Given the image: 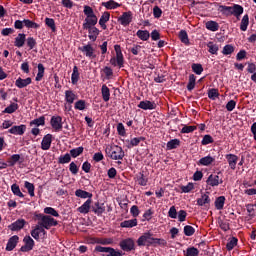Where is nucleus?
<instances>
[{
  "label": "nucleus",
  "mask_w": 256,
  "mask_h": 256,
  "mask_svg": "<svg viewBox=\"0 0 256 256\" xmlns=\"http://www.w3.org/2000/svg\"><path fill=\"white\" fill-rule=\"evenodd\" d=\"M83 13L86 16L83 23V29H91V27H95L99 19L97 18V15H95L93 8H91V6L85 5Z\"/></svg>",
  "instance_id": "1"
},
{
  "label": "nucleus",
  "mask_w": 256,
  "mask_h": 256,
  "mask_svg": "<svg viewBox=\"0 0 256 256\" xmlns=\"http://www.w3.org/2000/svg\"><path fill=\"white\" fill-rule=\"evenodd\" d=\"M105 153L107 157L113 161H122V159L125 157V151H123V148L115 144L108 145L105 149Z\"/></svg>",
  "instance_id": "2"
},
{
  "label": "nucleus",
  "mask_w": 256,
  "mask_h": 256,
  "mask_svg": "<svg viewBox=\"0 0 256 256\" xmlns=\"http://www.w3.org/2000/svg\"><path fill=\"white\" fill-rule=\"evenodd\" d=\"M38 224L44 229H49L50 227H57V220L51 216H40V221Z\"/></svg>",
  "instance_id": "3"
},
{
  "label": "nucleus",
  "mask_w": 256,
  "mask_h": 256,
  "mask_svg": "<svg viewBox=\"0 0 256 256\" xmlns=\"http://www.w3.org/2000/svg\"><path fill=\"white\" fill-rule=\"evenodd\" d=\"M153 235L149 232L144 233L137 240L138 247H145V245H153Z\"/></svg>",
  "instance_id": "4"
},
{
  "label": "nucleus",
  "mask_w": 256,
  "mask_h": 256,
  "mask_svg": "<svg viewBox=\"0 0 256 256\" xmlns=\"http://www.w3.org/2000/svg\"><path fill=\"white\" fill-rule=\"evenodd\" d=\"M45 235H47V232L45 231V228H42L39 223L31 231V236L33 239H36V241H39V239H45Z\"/></svg>",
  "instance_id": "5"
},
{
  "label": "nucleus",
  "mask_w": 256,
  "mask_h": 256,
  "mask_svg": "<svg viewBox=\"0 0 256 256\" xmlns=\"http://www.w3.org/2000/svg\"><path fill=\"white\" fill-rule=\"evenodd\" d=\"M95 251L98 253H108V256H123V253L119 250H115L111 247L96 246Z\"/></svg>",
  "instance_id": "6"
},
{
  "label": "nucleus",
  "mask_w": 256,
  "mask_h": 256,
  "mask_svg": "<svg viewBox=\"0 0 256 256\" xmlns=\"http://www.w3.org/2000/svg\"><path fill=\"white\" fill-rule=\"evenodd\" d=\"M79 51H81L85 57H88V59H95L97 57V54H95V48L91 44H86L79 48Z\"/></svg>",
  "instance_id": "7"
},
{
  "label": "nucleus",
  "mask_w": 256,
  "mask_h": 256,
  "mask_svg": "<svg viewBox=\"0 0 256 256\" xmlns=\"http://www.w3.org/2000/svg\"><path fill=\"white\" fill-rule=\"evenodd\" d=\"M206 183L209 187H219V185L223 184V178L219 177V175L211 174Z\"/></svg>",
  "instance_id": "8"
},
{
  "label": "nucleus",
  "mask_w": 256,
  "mask_h": 256,
  "mask_svg": "<svg viewBox=\"0 0 256 256\" xmlns=\"http://www.w3.org/2000/svg\"><path fill=\"white\" fill-rule=\"evenodd\" d=\"M50 124L54 131H61L63 129V118L61 116H52Z\"/></svg>",
  "instance_id": "9"
},
{
  "label": "nucleus",
  "mask_w": 256,
  "mask_h": 256,
  "mask_svg": "<svg viewBox=\"0 0 256 256\" xmlns=\"http://www.w3.org/2000/svg\"><path fill=\"white\" fill-rule=\"evenodd\" d=\"M118 21L123 27H127L133 21V13L131 11L124 12L119 18Z\"/></svg>",
  "instance_id": "10"
},
{
  "label": "nucleus",
  "mask_w": 256,
  "mask_h": 256,
  "mask_svg": "<svg viewBox=\"0 0 256 256\" xmlns=\"http://www.w3.org/2000/svg\"><path fill=\"white\" fill-rule=\"evenodd\" d=\"M51 143H53V135L46 134L41 142V150L42 151H49L51 149Z\"/></svg>",
  "instance_id": "11"
},
{
  "label": "nucleus",
  "mask_w": 256,
  "mask_h": 256,
  "mask_svg": "<svg viewBox=\"0 0 256 256\" xmlns=\"http://www.w3.org/2000/svg\"><path fill=\"white\" fill-rule=\"evenodd\" d=\"M120 247L122 251H133L135 249V242L133 239L128 238L120 242Z\"/></svg>",
  "instance_id": "12"
},
{
  "label": "nucleus",
  "mask_w": 256,
  "mask_h": 256,
  "mask_svg": "<svg viewBox=\"0 0 256 256\" xmlns=\"http://www.w3.org/2000/svg\"><path fill=\"white\" fill-rule=\"evenodd\" d=\"M139 109H143L144 111H153V109H157V104L153 101L145 100L141 101L138 104Z\"/></svg>",
  "instance_id": "13"
},
{
  "label": "nucleus",
  "mask_w": 256,
  "mask_h": 256,
  "mask_svg": "<svg viewBox=\"0 0 256 256\" xmlns=\"http://www.w3.org/2000/svg\"><path fill=\"white\" fill-rule=\"evenodd\" d=\"M25 131H27V126L25 124H21L19 126H12L8 133L11 135H25Z\"/></svg>",
  "instance_id": "14"
},
{
  "label": "nucleus",
  "mask_w": 256,
  "mask_h": 256,
  "mask_svg": "<svg viewBox=\"0 0 256 256\" xmlns=\"http://www.w3.org/2000/svg\"><path fill=\"white\" fill-rule=\"evenodd\" d=\"M24 243L25 245L21 247V251L23 252L31 251L33 250V247H35V241L31 236H25Z\"/></svg>",
  "instance_id": "15"
},
{
  "label": "nucleus",
  "mask_w": 256,
  "mask_h": 256,
  "mask_svg": "<svg viewBox=\"0 0 256 256\" xmlns=\"http://www.w3.org/2000/svg\"><path fill=\"white\" fill-rule=\"evenodd\" d=\"M226 159H227L230 169L235 171V169H237V161H239V157H237V155H235V154H227Z\"/></svg>",
  "instance_id": "16"
},
{
  "label": "nucleus",
  "mask_w": 256,
  "mask_h": 256,
  "mask_svg": "<svg viewBox=\"0 0 256 256\" xmlns=\"http://www.w3.org/2000/svg\"><path fill=\"white\" fill-rule=\"evenodd\" d=\"M88 31V37L90 41H97V37H99L100 31L95 26H90V28H83Z\"/></svg>",
  "instance_id": "17"
},
{
  "label": "nucleus",
  "mask_w": 256,
  "mask_h": 256,
  "mask_svg": "<svg viewBox=\"0 0 256 256\" xmlns=\"http://www.w3.org/2000/svg\"><path fill=\"white\" fill-rule=\"evenodd\" d=\"M91 203H93L92 199H88L83 205L77 208L78 213H82L83 215H87L91 210Z\"/></svg>",
  "instance_id": "18"
},
{
  "label": "nucleus",
  "mask_w": 256,
  "mask_h": 256,
  "mask_svg": "<svg viewBox=\"0 0 256 256\" xmlns=\"http://www.w3.org/2000/svg\"><path fill=\"white\" fill-rule=\"evenodd\" d=\"M215 163V157H212L210 155L202 157L198 161V165H202L203 167H209V165H213Z\"/></svg>",
  "instance_id": "19"
},
{
  "label": "nucleus",
  "mask_w": 256,
  "mask_h": 256,
  "mask_svg": "<svg viewBox=\"0 0 256 256\" xmlns=\"http://www.w3.org/2000/svg\"><path fill=\"white\" fill-rule=\"evenodd\" d=\"M230 15H234V17H241V15H243V6L239 4L230 6Z\"/></svg>",
  "instance_id": "20"
},
{
  "label": "nucleus",
  "mask_w": 256,
  "mask_h": 256,
  "mask_svg": "<svg viewBox=\"0 0 256 256\" xmlns=\"http://www.w3.org/2000/svg\"><path fill=\"white\" fill-rule=\"evenodd\" d=\"M17 243H19V236L14 235L12 236L6 245V251H13L15 247H17Z\"/></svg>",
  "instance_id": "21"
},
{
  "label": "nucleus",
  "mask_w": 256,
  "mask_h": 256,
  "mask_svg": "<svg viewBox=\"0 0 256 256\" xmlns=\"http://www.w3.org/2000/svg\"><path fill=\"white\" fill-rule=\"evenodd\" d=\"M31 78H26V79H23V78H18L16 81H15V86L18 87V89H23L25 87H27L28 85H31Z\"/></svg>",
  "instance_id": "22"
},
{
  "label": "nucleus",
  "mask_w": 256,
  "mask_h": 256,
  "mask_svg": "<svg viewBox=\"0 0 256 256\" xmlns=\"http://www.w3.org/2000/svg\"><path fill=\"white\" fill-rule=\"evenodd\" d=\"M76 99H77V94H75V92H73L72 90L65 91L66 103H69V105H73V103H75Z\"/></svg>",
  "instance_id": "23"
},
{
  "label": "nucleus",
  "mask_w": 256,
  "mask_h": 256,
  "mask_svg": "<svg viewBox=\"0 0 256 256\" xmlns=\"http://www.w3.org/2000/svg\"><path fill=\"white\" fill-rule=\"evenodd\" d=\"M111 19V14L109 12H104L99 20V25L102 29H107V22Z\"/></svg>",
  "instance_id": "24"
},
{
  "label": "nucleus",
  "mask_w": 256,
  "mask_h": 256,
  "mask_svg": "<svg viewBox=\"0 0 256 256\" xmlns=\"http://www.w3.org/2000/svg\"><path fill=\"white\" fill-rule=\"evenodd\" d=\"M23 227H25V220L19 219L16 222L12 223L9 226V229H11V231H20V229H23Z\"/></svg>",
  "instance_id": "25"
},
{
  "label": "nucleus",
  "mask_w": 256,
  "mask_h": 256,
  "mask_svg": "<svg viewBox=\"0 0 256 256\" xmlns=\"http://www.w3.org/2000/svg\"><path fill=\"white\" fill-rule=\"evenodd\" d=\"M101 94H102V99L103 101H105V103H107V101L111 99V91L109 90V87H107V85L105 84L102 85Z\"/></svg>",
  "instance_id": "26"
},
{
  "label": "nucleus",
  "mask_w": 256,
  "mask_h": 256,
  "mask_svg": "<svg viewBox=\"0 0 256 256\" xmlns=\"http://www.w3.org/2000/svg\"><path fill=\"white\" fill-rule=\"evenodd\" d=\"M25 41H26L25 34L20 33L15 38L14 45H15V47L21 48V47H23V45H25Z\"/></svg>",
  "instance_id": "27"
},
{
  "label": "nucleus",
  "mask_w": 256,
  "mask_h": 256,
  "mask_svg": "<svg viewBox=\"0 0 256 256\" xmlns=\"http://www.w3.org/2000/svg\"><path fill=\"white\" fill-rule=\"evenodd\" d=\"M120 227L127 228V229L137 227V218L121 222Z\"/></svg>",
  "instance_id": "28"
},
{
  "label": "nucleus",
  "mask_w": 256,
  "mask_h": 256,
  "mask_svg": "<svg viewBox=\"0 0 256 256\" xmlns=\"http://www.w3.org/2000/svg\"><path fill=\"white\" fill-rule=\"evenodd\" d=\"M179 145H181V140L172 139L167 142L166 149H167V151H172V149H177V147H179Z\"/></svg>",
  "instance_id": "29"
},
{
  "label": "nucleus",
  "mask_w": 256,
  "mask_h": 256,
  "mask_svg": "<svg viewBox=\"0 0 256 256\" xmlns=\"http://www.w3.org/2000/svg\"><path fill=\"white\" fill-rule=\"evenodd\" d=\"M209 203H211V199L209 198V194H202V196L197 199V205L199 207H203V205H209Z\"/></svg>",
  "instance_id": "30"
},
{
  "label": "nucleus",
  "mask_w": 256,
  "mask_h": 256,
  "mask_svg": "<svg viewBox=\"0 0 256 256\" xmlns=\"http://www.w3.org/2000/svg\"><path fill=\"white\" fill-rule=\"evenodd\" d=\"M79 78H80L79 68L77 66H74L73 67V72H72V75H71L72 85H77V83H79Z\"/></svg>",
  "instance_id": "31"
},
{
  "label": "nucleus",
  "mask_w": 256,
  "mask_h": 256,
  "mask_svg": "<svg viewBox=\"0 0 256 256\" xmlns=\"http://www.w3.org/2000/svg\"><path fill=\"white\" fill-rule=\"evenodd\" d=\"M136 35L141 41H149V37H151L148 30H138Z\"/></svg>",
  "instance_id": "32"
},
{
  "label": "nucleus",
  "mask_w": 256,
  "mask_h": 256,
  "mask_svg": "<svg viewBox=\"0 0 256 256\" xmlns=\"http://www.w3.org/2000/svg\"><path fill=\"white\" fill-rule=\"evenodd\" d=\"M75 195L76 197H80V199H91L93 197L92 193H89L81 189L76 190Z\"/></svg>",
  "instance_id": "33"
},
{
  "label": "nucleus",
  "mask_w": 256,
  "mask_h": 256,
  "mask_svg": "<svg viewBox=\"0 0 256 256\" xmlns=\"http://www.w3.org/2000/svg\"><path fill=\"white\" fill-rule=\"evenodd\" d=\"M214 205L218 211H221V209L225 207V196H219L218 198H216Z\"/></svg>",
  "instance_id": "34"
},
{
  "label": "nucleus",
  "mask_w": 256,
  "mask_h": 256,
  "mask_svg": "<svg viewBox=\"0 0 256 256\" xmlns=\"http://www.w3.org/2000/svg\"><path fill=\"white\" fill-rule=\"evenodd\" d=\"M102 7H106L107 9H117L118 7H121V4L115 2L114 0H109L107 2H103Z\"/></svg>",
  "instance_id": "35"
},
{
  "label": "nucleus",
  "mask_w": 256,
  "mask_h": 256,
  "mask_svg": "<svg viewBox=\"0 0 256 256\" xmlns=\"http://www.w3.org/2000/svg\"><path fill=\"white\" fill-rule=\"evenodd\" d=\"M24 187L27 189L30 197H35V185H33V183L25 181Z\"/></svg>",
  "instance_id": "36"
},
{
  "label": "nucleus",
  "mask_w": 256,
  "mask_h": 256,
  "mask_svg": "<svg viewBox=\"0 0 256 256\" xmlns=\"http://www.w3.org/2000/svg\"><path fill=\"white\" fill-rule=\"evenodd\" d=\"M206 29H208V31H219V23L215 22V21H208L206 22Z\"/></svg>",
  "instance_id": "37"
},
{
  "label": "nucleus",
  "mask_w": 256,
  "mask_h": 256,
  "mask_svg": "<svg viewBox=\"0 0 256 256\" xmlns=\"http://www.w3.org/2000/svg\"><path fill=\"white\" fill-rule=\"evenodd\" d=\"M247 27H249V15H244L241 23H240V30L241 31H247Z\"/></svg>",
  "instance_id": "38"
},
{
  "label": "nucleus",
  "mask_w": 256,
  "mask_h": 256,
  "mask_svg": "<svg viewBox=\"0 0 256 256\" xmlns=\"http://www.w3.org/2000/svg\"><path fill=\"white\" fill-rule=\"evenodd\" d=\"M208 47V51L209 53H211V55H217V53L219 52V46L213 42H209L207 44Z\"/></svg>",
  "instance_id": "39"
},
{
  "label": "nucleus",
  "mask_w": 256,
  "mask_h": 256,
  "mask_svg": "<svg viewBox=\"0 0 256 256\" xmlns=\"http://www.w3.org/2000/svg\"><path fill=\"white\" fill-rule=\"evenodd\" d=\"M17 109H19V104L11 103L8 107L4 109L3 113H8V114L15 113Z\"/></svg>",
  "instance_id": "40"
},
{
  "label": "nucleus",
  "mask_w": 256,
  "mask_h": 256,
  "mask_svg": "<svg viewBox=\"0 0 256 256\" xmlns=\"http://www.w3.org/2000/svg\"><path fill=\"white\" fill-rule=\"evenodd\" d=\"M11 191L14 195H16V197H25V195H23V192H21V188H19V185L17 184H13L11 186Z\"/></svg>",
  "instance_id": "41"
},
{
  "label": "nucleus",
  "mask_w": 256,
  "mask_h": 256,
  "mask_svg": "<svg viewBox=\"0 0 256 256\" xmlns=\"http://www.w3.org/2000/svg\"><path fill=\"white\" fill-rule=\"evenodd\" d=\"M179 39L184 45H189V36L187 35V31L181 30L179 33Z\"/></svg>",
  "instance_id": "42"
},
{
  "label": "nucleus",
  "mask_w": 256,
  "mask_h": 256,
  "mask_svg": "<svg viewBox=\"0 0 256 256\" xmlns=\"http://www.w3.org/2000/svg\"><path fill=\"white\" fill-rule=\"evenodd\" d=\"M141 141H145L144 137H137V138H132L130 141H128L129 145L128 147H137V145H139V143H141Z\"/></svg>",
  "instance_id": "43"
},
{
  "label": "nucleus",
  "mask_w": 256,
  "mask_h": 256,
  "mask_svg": "<svg viewBox=\"0 0 256 256\" xmlns=\"http://www.w3.org/2000/svg\"><path fill=\"white\" fill-rule=\"evenodd\" d=\"M152 245H159L160 247H167V240L163 238H153L152 237Z\"/></svg>",
  "instance_id": "44"
},
{
  "label": "nucleus",
  "mask_w": 256,
  "mask_h": 256,
  "mask_svg": "<svg viewBox=\"0 0 256 256\" xmlns=\"http://www.w3.org/2000/svg\"><path fill=\"white\" fill-rule=\"evenodd\" d=\"M45 75V66L43 64H38V73L36 75V81H41Z\"/></svg>",
  "instance_id": "45"
},
{
  "label": "nucleus",
  "mask_w": 256,
  "mask_h": 256,
  "mask_svg": "<svg viewBox=\"0 0 256 256\" xmlns=\"http://www.w3.org/2000/svg\"><path fill=\"white\" fill-rule=\"evenodd\" d=\"M84 151V148L83 146H80L78 148H74L72 150H70V155L71 157H73L74 159L79 157V155H81Z\"/></svg>",
  "instance_id": "46"
},
{
  "label": "nucleus",
  "mask_w": 256,
  "mask_h": 256,
  "mask_svg": "<svg viewBox=\"0 0 256 256\" xmlns=\"http://www.w3.org/2000/svg\"><path fill=\"white\" fill-rule=\"evenodd\" d=\"M30 125H35L36 127H41L45 125V116H41L37 119H34L33 121L30 122Z\"/></svg>",
  "instance_id": "47"
},
{
  "label": "nucleus",
  "mask_w": 256,
  "mask_h": 256,
  "mask_svg": "<svg viewBox=\"0 0 256 256\" xmlns=\"http://www.w3.org/2000/svg\"><path fill=\"white\" fill-rule=\"evenodd\" d=\"M71 162V155L69 153H66L63 156H60L58 158V163H60L61 165H65V163H70Z\"/></svg>",
  "instance_id": "48"
},
{
  "label": "nucleus",
  "mask_w": 256,
  "mask_h": 256,
  "mask_svg": "<svg viewBox=\"0 0 256 256\" xmlns=\"http://www.w3.org/2000/svg\"><path fill=\"white\" fill-rule=\"evenodd\" d=\"M195 81H196L195 75L191 74L189 76V82H188V85H187L188 91H193L195 89Z\"/></svg>",
  "instance_id": "49"
},
{
  "label": "nucleus",
  "mask_w": 256,
  "mask_h": 256,
  "mask_svg": "<svg viewBox=\"0 0 256 256\" xmlns=\"http://www.w3.org/2000/svg\"><path fill=\"white\" fill-rule=\"evenodd\" d=\"M23 23L25 25V27H27L28 29H39V24L31 21V20H23Z\"/></svg>",
  "instance_id": "50"
},
{
  "label": "nucleus",
  "mask_w": 256,
  "mask_h": 256,
  "mask_svg": "<svg viewBox=\"0 0 256 256\" xmlns=\"http://www.w3.org/2000/svg\"><path fill=\"white\" fill-rule=\"evenodd\" d=\"M180 189L182 193H191L195 189V185L189 182L186 186H181Z\"/></svg>",
  "instance_id": "51"
},
{
  "label": "nucleus",
  "mask_w": 256,
  "mask_h": 256,
  "mask_svg": "<svg viewBox=\"0 0 256 256\" xmlns=\"http://www.w3.org/2000/svg\"><path fill=\"white\" fill-rule=\"evenodd\" d=\"M237 238H235V237H232L231 239H230V241L226 244V249L228 250V251H232V249H235V247H236V245H237Z\"/></svg>",
  "instance_id": "52"
},
{
  "label": "nucleus",
  "mask_w": 256,
  "mask_h": 256,
  "mask_svg": "<svg viewBox=\"0 0 256 256\" xmlns=\"http://www.w3.org/2000/svg\"><path fill=\"white\" fill-rule=\"evenodd\" d=\"M44 213H46V215H52V217H59V212L53 207H46Z\"/></svg>",
  "instance_id": "53"
},
{
  "label": "nucleus",
  "mask_w": 256,
  "mask_h": 256,
  "mask_svg": "<svg viewBox=\"0 0 256 256\" xmlns=\"http://www.w3.org/2000/svg\"><path fill=\"white\" fill-rule=\"evenodd\" d=\"M75 109H77L78 111H85V108L87 107V104L85 102V100H78L75 103Z\"/></svg>",
  "instance_id": "54"
},
{
  "label": "nucleus",
  "mask_w": 256,
  "mask_h": 256,
  "mask_svg": "<svg viewBox=\"0 0 256 256\" xmlns=\"http://www.w3.org/2000/svg\"><path fill=\"white\" fill-rule=\"evenodd\" d=\"M235 51V47L233 45L228 44L223 47L222 53L223 55H231Z\"/></svg>",
  "instance_id": "55"
},
{
  "label": "nucleus",
  "mask_w": 256,
  "mask_h": 256,
  "mask_svg": "<svg viewBox=\"0 0 256 256\" xmlns=\"http://www.w3.org/2000/svg\"><path fill=\"white\" fill-rule=\"evenodd\" d=\"M184 234L186 235V237H191L195 235V228H193V226H190V225L185 226Z\"/></svg>",
  "instance_id": "56"
},
{
  "label": "nucleus",
  "mask_w": 256,
  "mask_h": 256,
  "mask_svg": "<svg viewBox=\"0 0 256 256\" xmlns=\"http://www.w3.org/2000/svg\"><path fill=\"white\" fill-rule=\"evenodd\" d=\"M218 11H220V13H222V15H231V6H223L220 5L218 8Z\"/></svg>",
  "instance_id": "57"
},
{
  "label": "nucleus",
  "mask_w": 256,
  "mask_h": 256,
  "mask_svg": "<svg viewBox=\"0 0 256 256\" xmlns=\"http://www.w3.org/2000/svg\"><path fill=\"white\" fill-rule=\"evenodd\" d=\"M19 159H21V155L13 154L8 160L10 167H13V165H15L19 161Z\"/></svg>",
  "instance_id": "58"
},
{
  "label": "nucleus",
  "mask_w": 256,
  "mask_h": 256,
  "mask_svg": "<svg viewBox=\"0 0 256 256\" xmlns=\"http://www.w3.org/2000/svg\"><path fill=\"white\" fill-rule=\"evenodd\" d=\"M45 24L47 27H50V29L55 32L56 31V26H55V20L53 18H46L45 19Z\"/></svg>",
  "instance_id": "59"
},
{
  "label": "nucleus",
  "mask_w": 256,
  "mask_h": 256,
  "mask_svg": "<svg viewBox=\"0 0 256 256\" xmlns=\"http://www.w3.org/2000/svg\"><path fill=\"white\" fill-rule=\"evenodd\" d=\"M199 255V250L195 247L187 248L185 256H197Z\"/></svg>",
  "instance_id": "60"
},
{
  "label": "nucleus",
  "mask_w": 256,
  "mask_h": 256,
  "mask_svg": "<svg viewBox=\"0 0 256 256\" xmlns=\"http://www.w3.org/2000/svg\"><path fill=\"white\" fill-rule=\"evenodd\" d=\"M208 97H209V99H212V101H215V99H217V97H219V90L210 89L208 91Z\"/></svg>",
  "instance_id": "61"
},
{
  "label": "nucleus",
  "mask_w": 256,
  "mask_h": 256,
  "mask_svg": "<svg viewBox=\"0 0 256 256\" xmlns=\"http://www.w3.org/2000/svg\"><path fill=\"white\" fill-rule=\"evenodd\" d=\"M96 243H99L100 245H111L113 243L112 238H99Z\"/></svg>",
  "instance_id": "62"
},
{
  "label": "nucleus",
  "mask_w": 256,
  "mask_h": 256,
  "mask_svg": "<svg viewBox=\"0 0 256 256\" xmlns=\"http://www.w3.org/2000/svg\"><path fill=\"white\" fill-rule=\"evenodd\" d=\"M192 70L196 75H201L203 73V66L201 64H193Z\"/></svg>",
  "instance_id": "63"
},
{
  "label": "nucleus",
  "mask_w": 256,
  "mask_h": 256,
  "mask_svg": "<svg viewBox=\"0 0 256 256\" xmlns=\"http://www.w3.org/2000/svg\"><path fill=\"white\" fill-rule=\"evenodd\" d=\"M69 171L72 173V175H77L79 173V166H77L75 162H71L69 165Z\"/></svg>",
  "instance_id": "64"
}]
</instances>
